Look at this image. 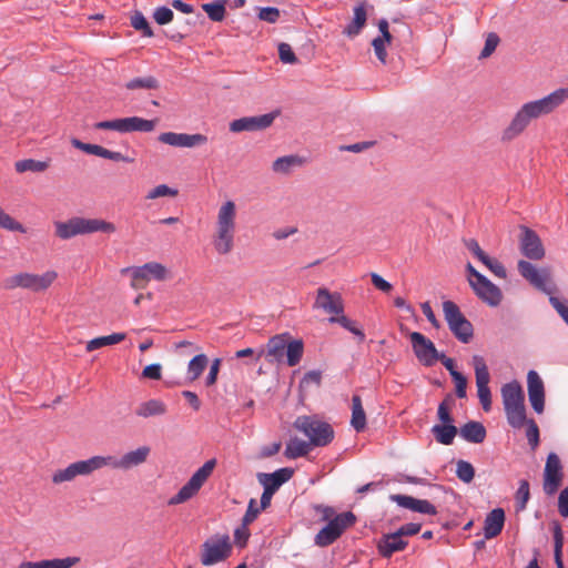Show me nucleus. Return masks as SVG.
I'll return each mask as SVG.
<instances>
[{"mask_svg": "<svg viewBox=\"0 0 568 568\" xmlns=\"http://www.w3.org/2000/svg\"><path fill=\"white\" fill-rule=\"evenodd\" d=\"M460 436L469 443L480 444L486 438V428L479 422H468L459 429Z\"/></svg>", "mask_w": 568, "mask_h": 568, "instance_id": "nucleus-31", "label": "nucleus"}, {"mask_svg": "<svg viewBox=\"0 0 568 568\" xmlns=\"http://www.w3.org/2000/svg\"><path fill=\"white\" fill-rule=\"evenodd\" d=\"M236 204L229 200L217 210L212 245L217 255H229L235 246Z\"/></svg>", "mask_w": 568, "mask_h": 568, "instance_id": "nucleus-2", "label": "nucleus"}, {"mask_svg": "<svg viewBox=\"0 0 568 568\" xmlns=\"http://www.w3.org/2000/svg\"><path fill=\"white\" fill-rule=\"evenodd\" d=\"M278 57L283 63L294 64L297 58L288 43L282 42L278 44Z\"/></svg>", "mask_w": 568, "mask_h": 568, "instance_id": "nucleus-58", "label": "nucleus"}, {"mask_svg": "<svg viewBox=\"0 0 568 568\" xmlns=\"http://www.w3.org/2000/svg\"><path fill=\"white\" fill-rule=\"evenodd\" d=\"M121 273L131 274V287L134 290L145 288L151 280L162 282L170 277V272L166 266L159 262H149L142 266L125 267Z\"/></svg>", "mask_w": 568, "mask_h": 568, "instance_id": "nucleus-6", "label": "nucleus"}, {"mask_svg": "<svg viewBox=\"0 0 568 568\" xmlns=\"http://www.w3.org/2000/svg\"><path fill=\"white\" fill-rule=\"evenodd\" d=\"M529 497V483L526 479H523L520 480L519 487L516 493L518 509L524 510L526 508Z\"/></svg>", "mask_w": 568, "mask_h": 568, "instance_id": "nucleus-51", "label": "nucleus"}, {"mask_svg": "<svg viewBox=\"0 0 568 568\" xmlns=\"http://www.w3.org/2000/svg\"><path fill=\"white\" fill-rule=\"evenodd\" d=\"M216 465V460L209 459L203 464L202 467H200L192 477L187 480L185 485L182 486V488L175 494L173 497H171L168 501L170 506L173 505H180L192 497H194L201 487L204 485V483L209 479V477L212 475L214 468Z\"/></svg>", "mask_w": 568, "mask_h": 568, "instance_id": "nucleus-7", "label": "nucleus"}, {"mask_svg": "<svg viewBox=\"0 0 568 568\" xmlns=\"http://www.w3.org/2000/svg\"><path fill=\"white\" fill-rule=\"evenodd\" d=\"M480 262L497 277H507L506 268L498 260L490 257L488 254H486V256Z\"/></svg>", "mask_w": 568, "mask_h": 568, "instance_id": "nucleus-50", "label": "nucleus"}, {"mask_svg": "<svg viewBox=\"0 0 568 568\" xmlns=\"http://www.w3.org/2000/svg\"><path fill=\"white\" fill-rule=\"evenodd\" d=\"M471 361L476 376L478 398L483 406V409L485 412H488L490 410L491 407V395L490 389L488 387L490 381L488 367L486 365L485 359L479 355H474Z\"/></svg>", "mask_w": 568, "mask_h": 568, "instance_id": "nucleus-12", "label": "nucleus"}, {"mask_svg": "<svg viewBox=\"0 0 568 568\" xmlns=\"http://www.w3.org/2000/svg\"><path fill=\"white\" fill-rule=\"evenodd\" d=\"M554 539H555V561H556L557 568H565L562 560H561L564 537H562L561 528L559 525H557L555 528Z\"/></svg>", "mask_w": 568, "mask_h": 568, "instance_id": "nucleus-52", "label": "nucleus"}, {"mask_svg": "<svg viewBox=\"0 0 568 568\" xmlns=\"http://www.w3.org/2000/svg\"><path fill=\"white\" fill-rule=\"evenodd\" d=\"M499 43V37L496 33H489L486 38L484 49L481 50L479 58L486 59L496 50Z\"/></svg>", "mask_w": 568, "mask_h": 568, "instance_id": "nucleus-60", "label": "nucleus"}, {"mask_svg": "<svg viewBox=\"0 0 568 568\" xmlns=\"http://www.w3.org/2000/svg\"><path fill=\"white\" fill-rule=\"evenodd\" d=\"M142 377L148 379L159 381L162 377V366L161 364H151L143 368Z\"/></svg>", "mask_w": 568, "mask_h": 568, "instance_id": "nucleus-62", "label": "nucleus"}, {"mask_svg": "<svg viewBox=\"0 0 568 568\" xmlns=\"http://www.w3.org/2000/svg\"><path fill=\"white\" fill-rule=\"evenodd\" d=\"M72 145L88 154H93L116 162H132L131 159L123 155L121 152L111 151L98 144L83 143L78 139H73Z\"/></svg>", "mask_w": 568, "mask_h": 568, "instance_id": "nucleus-23", "label": "nucleus"}, {"mask_svg": "<svg viewBox=\"0 0 568 568\" xmlns=\"http://www.w3.org/2000/svg\"><path fill=\"white\" fill-rule=\"evenodd\" d=\"M55 235L61 240H70L78 235H87L97 232L112 234L116 231L113 223L102 219L71 217L64 222L54 223Z\"/></svg>", "mask_w": 568, "mask_h": 568, "instance_id": "nucleus-3", "label": "nucleus"}, {"mask_svg": "<svg viewBox=\"0 0 568 568\" xmlns=\"http://www.w3.org/2000/svg\"><path fill=\"white\" fill-rule=\"evenodd\" d=\"M293 426L308 438L313 447L327 446L334 439L332 425L316 415L298 416Z\"/></svg>", "mask_w": 568, "mask_h": 568, "instance_id": "nucleus-4", "label": "nucleus"}, {"mask_svg": "<svg viewBox=\"0 0 568 568\" xmlns=\"http://www.w3.org/2000/svg\"><path fill=\"white\" fill-rule=\"evenodd\" d=\"M94 129L97 130H112L119 133H123V118L101 121L94 124Z\"/></svg>", "mask_w": 568, "mask_h": 568, "instance_id": "nucleus-61", "label": "nucleus"}, {"mask_svg": "<svg viewBox=\"0 0 568 568\" xmlns=\"http://www.w3.org/2000/svg\"><path fill=\"white\" fill-rule=\"evenodd\" d=\"M518 271L530 283L540 270L536 268L530 262L521 260L518 262Z\"/></svg>", "mask_w": 568, "mask_h": 568, "instance_id": "nucleus-57", "label": "nucleus"}, {"mask_svg": "<svg viewBox=\"0 0 568 568\" xmlns=\"http://www.w3.org/2000/svg\"><path fill=\"white\" fill-rule=\"evenodd\" d=\"M504 408L525 403L524 390L518 382H510L501 387Z\"/></svg>", "mask_w": 568, "mask_h": 568, "instance_id": "nucleus-29", "label": "nucleus"}, {"mask_svg": "<svg viewBox=\"0 0 568 568\" xmlns=\"http://www.w3.org/2000/svg\"><path fill=\"white\" fill-rule=\"evenodd\" d=\"M176 195H178V190L171 189V187H169L165 184H160V185H158V186H155V187H153L152 190L149 191V193L146 195V199L148 200H154V199H158V197L176 196Z\"/></svg>", "mask_w": 568, "mask_h": 568, "instance_id": "nucleus-54", "label": "nucleus"}, {"mask_svg": "<svg viewBox=\"0 0 568 568\" xmlns=\"http://www.w3.org/2000/svg\"><path fill=\"white\" fill-rule=\"evenodd\" d=\"M531 285H534L536 288L545 292L546 294L552 296L554 292L556 291V287L550 278V272L548 268H541L535 280L530 282Z\"/></svg>", "mask_w": 568, "mask_h": 568, "instance_id": "nucleus-42", "label": "nucleus"}, {"mask_svg": "<svg viewBox=\"0 0 568 568\" xmlns=\"http://www.w3.org/2000/svg\"><path fill=\"white\" fill-rule=\"evenodd\" d=\"M390 499L398 506L426 515H436V507L426 499H417L406 495H392Z\"/></svg>", "mask_w": 568, "mask_h": 568, "instance_id": "nucleus-24", "label": "nucleus"}, {"mask_svg": "<svg viewBox=\"0 0 568 568\" xmlns=\"http://www.w3.org/2000/svg\"><path fill=\"white\" fill-rule=\"evenodd\" d=\"M312 448L313 446L310 442L294 437L286 444L284 455L290 459H296L306 456Z\"/></svg>", "mask_w": 568, "mask_h": 568, "instance_id": "nucleus-35", "label": "nucleus"}, {"mask_svg": "<svg viewBox=\"0 0 568 568\" xmlns=\"http://www.w3.org/2000/svg\"><path fill=\"white\" fill-rule=\"evenodd\" d=\"M304 345L301 339H293L287 342L284 356L288 366H295L302 359Z\"/></svg>", "mask_w": 568, "mask_h": 568, "instance_id": "nucleus-40", "label": "nucleus"}, {"mask_svg": "<svg viewBox=\"0 0 568 568\" xmlns=\"http://www.w3.org/2000/svg\"><path fill=\"white\" fill-rule=\"evenodd\" d=\"M470 286L476 295L488 305L497 306L501 302V291L486 276L479 277L478 281H470Z\"/></svg>", "mask_w": 568, "mask_h": 568, "instance_id": "nucleus-21", "label": "nucleus"}, {"mask_svg": "<svg viewBox=\"0 0 568 568\" xmlns=\"http://www.w3.org/2000/svg\"><path fill=\"white\" fill-rule=\"evenodd\" d=\"M445 321L454 336L462 343H468L474 335L471 323L460 312L458 305L453 301L443 302Z\"/></svg>", "mask_w": 568, "mask_h": 568, "instance_id": "nucleus-8", "label": "nucleus"}, {"mask_svg": "<svg viewBox=\"0 0 568 568\" xmlns=\"http://www.w3.org/2000/svg\"><path fill=\"white\" fill-rule=\"evenodd\" d=\"M158 140L164 144L175 148H195L203 145L207 142V136L195 133H175V132H163L158 136Z\"/></svg>", "mask_w": 568, "mask_h": 568, "instance_id": "nucleus-17", "label": "nucleus"}, {"mask_svg": "<svg viewBox=\"0 0 568 568\" xmlns=\"http://www.w3.org/2000/svg\"><path fill=\"white\" fill-rule=\"evenodd\" d=\"M432 433L439 444L450 445L458 433V428L454 424L434 425Z\"/></svg>", "mask_w": 568, "mask_h": 568, "instance_id": "nucleus-37", "label": "nucleus"}, {"mask_svg": "<svg viewBox=\"0 0 568 568\" xmlns=\"http://www.w3.org/2000/svg\"><path fill=\"white\" fill-rule=\"evenodd\" d=\"M209 364V357L205 354L195 355L187 365V379L190 382L196 381Z\"/></svg>", "mask_w": 568, "mask_h": 568, "instance_id": "nucleus-39", "label": "nucleus"}, {"mask_svg": "<svg viewBox=\"0 0 568 568\" xmlns=\"http://www.w3.org/2000/svg\"><path fill=\"white\" fill-rule=\"evenodd\" d=\"M0 226L8 231H24L23 226L13 217H11L8 213H6L2 209H0Z\"/></svg>", "mask_w": 568, "mask_h": 568, "instance_id": "nucleus-55", "label": "nucleus"}, {"mask_svg": "<svg viewBox=\"0 0 568 568\" xmlns=\"http://www.w3.org/2000/svg\"><path fill=\"white\" fill-rule=\"evenodd\" d=\"M294 474L292 468L285 467L275 470L274 473L266 474L260 473L257 475L258 483L263 488L276 493V490L286 481H288Z\"/></svg>", "mask_w": 568, "mask_h": 568, "instance_id": "nucleus-22", "label": "nucleus"}, {"mask_svg": "<svg viewBox=\"0 0 568 568\" xmlns=\"http://www.w3.org/2000/svg\"><path fill=\"white\" fill-rule=\"evenodd\" d=\"M203 11L214 22H220L225 18V0H217L202 4Z\"/></svg>", "mask_w": 568, "mask_h": 568, "instance_id": "nucleus-44", "label": "nucleus"}, {"mask_svg": "<svg viewBox=\"0 0 568 568\" xmlns=\"http://www.w3.org/2000/svg\"><path fill=\"white\" fill-rule=\"evenodd\" d=\"M151 453L149 446H140L134 450L126 452L122 457L113 455H98L101 469L109 467L116 470H129L144 464Z\"/></svg>", "mask_w": 568, "mask_h": 568, "instance_id": "nucleus-10", "label": "nucleus"}, {"mask_svg": "<svg viewBox=\"0 0 568 568\" xmlns=\"http://www.w3.org/2000/svg\"><path fill=\"white\" fill-rule=\"evenodd\" d=\"M303 163V159L296 154L285 155L273 162L272 170L278 174H288L294 169L302 166Z\"/></svg>", "mask_w": 568, "mask_h": 568, "instance_id": "nucleus-33", "label": "nucleus"}, {"mask_svg": "<svg viewBox=\"0 0 568 568\" xmlns=\"http://www.w3.org/2000/svg\"><path fill=\"white\" fill-rule=\"evenodd\" d=\"M168 406L161 399H149L141 403L136 409L135 415L142 418H150L154 416H162L166 414Z\"/></svg>", "mask_w": 568, "mask_h": 568, "instance_id": "nucleus-30", "label": "nucleus"}, {"mask_svg": "<svg viewBox=\"0 0 568 568\" xmlns=\"http://www.w3.org/2000/svg\"><path fill=\"white\" fill-rule=\"evenodd\" d=\"M313 307L323 310L333 316L339 315L344 312V303L341 294L332 293L326 287H320L316 291V298Z\"/></svg>", "mask_w": 568, "mask_h": 568, "instance_id": "nucleus-18", "label": "nucleus"}, {"mask_svg": "<svg viewBox=\"0 0 568 568\" xmlns=\"http://www.w3.org/2000/svg\"><path fill=\"white\" fill-rule=\"evenodd\" d=\"M126 337L125 333H113L108 336H100L89 341L85 345L87 352L91 353L104 346L115 345L123 342Z\"/></svg>", "mask_w": 568, "mask_h": 568, "instance_id": "nucleus-38", "label": "nucleus"}, {"mask_svg": "<svg viewBox=\"0 0 568 568\" xmlns=\"http://www.w3.org/2000/svg\"><path fill=\"white\" fill-rule=\"evenodd\" d=\"M290 339V334L284 333L271 337L264 351V356L268 363H281L284 358L285 347Z\"/></svg>", "mask_w": 568, "mask_h": 568, "instance_id": "nucleus-25", "label": "nucleus"}, {"mask_svg": "<svg viewBox=\"0 0 568 568\" xmlns=\"http://www.w3.org/2000/svg\"><path fill=\"white\" fill-rule=\"evenodd\" d=\"M409 338L415 356L423 365L432 366L438 361L439 353L430 339L418 332H413Z\"/></svg>", "mask_w": 568, "mask_h": 568, "instance_id": "nucleus-15", "label": "nucleus"}, {"mask_svg": "<svg viewBox=\"0 0 568 568\" xmlns=\"http://www.w3.org/2000/svg\"><path fill=\"white\" fill-rule=\"evenodd\" d=\"M156 120H146L140 116L123 118V133L152 132Z\"/></svg>", "mask_w": 568, "mask_h": 568, "instance_id": "nucleus-32", "label": "nucleus"}, {"mask_svg": "<svg viewBox=\"0 0 568 568\" xmlns=\"http://www.w3.org/2000/svg\"><path fill=\"white\" fill-rule=\"evenodd\" d=\"M356 521L352 511L338 514L327 523L315 536L314 542L318 547H327L336 541L342 534Z\"/></svg>", "mask_w": 568, "mask_h": 568, "instance_id": "nucleus-9", "label": "nucleus"}, {"mask_svg": "<svg viewBox=\"0 0 568 568\" xmlns=\"http://www.w3.org/2000/svg\"><path fill=\"white\" fill-rule=\"evenodd\" d=\"M57 277L58 273L52 270L42 274L20 272L7 277L3 281V287L6 290L23 288L32 292H42L49 288Z\"/></svg>", "mask_w": 568, "mask_h": 568, "instance_id": "nucleus-5", "label": "nucleus"}, {"mask_svg": "<svg viewBox=\"0 0 568 568\" xmlns=\"http://www.w3.org/2000/svg\"><path fill=\"white\" fill-rule=\"evenodd\" d=\"M455 407V399L453 395L448 394L443 399V402L438 405L437 417L442 422V424H453L454 419L452 417V409Z\"/></svg>", "mask_w": 568, "mask_h": 568, "instance_id": "nucleus-45", "label": "nucleus"}, {"mask_svg": "<svg viewBox=\"0 0 568 568\" xmlns=\"http://www.w3.org/2000/svg\"><path fill=\"white\" fill-rule=\"evenodd\" d=\"M507 420L514 428H521L528 420L526 419L525 403L505 408Z\"/></svg>", "mask_w": 568, "mask_h": 568, "instance_id": "nucleus-41", "label": "nucleus"}, {"mask_svg": "<svg viewBox=\"0 0 568 568\" xmlns=\"http://www.w3.org/2000/svg\"><path fill=\"white\" fill-rule=\"evenodd\" d=\"M558 511L562 517H568V487L564 488L559 494Z\"/></svg>", "mask_w": 568, "mask_h": 568, "instance_id": "nucleus-64", "label": "nucleus"}, {"mask_svg": "<svg viewBox=\"0 0 568 568\" xmlns=\"http://www.w3.org/2000/svg\"><path fill=\"white\" fill-rule=\"evenodd\" d=\"M406 546L407 541L404 540V537L397 530L393 534L384 535L377 544L379 554L385 558H389L394 552L404 550Z\"/></svg>", "mask_w": 568, "mask_h": 568, "instance_id": "nucleus-26", "label": "nucleus"}, {"mask_svg": "<svg viewBox=\"0 0 568 568\" xmlns=\"http://www.w3.org/2000/svg\"><path fill=\"white\" fill-rule=\"evenodd\" d=\"M329 323H337L341 326H343L345 329L353 333L355 336L358 337L359 342H363L365 339L364 332L356 326V323L348 317H346L343 313L336 316H331L328 318Z\"/></svg>", "mask_w": 568, "mask_h": 568, "instance_id": "nucleus-46", "label": "nucleus"}, {"mask_svg": "<svg viewBox=\"0 0 568 568\" xmlns=\"http://www.w3.org/2000/svg\"><path fill=\"white\" fill-rule=\"evenodd\" d=\"M80 557L42 559L39 561H22L18 568H72L80 562Z\"/></svg>", "mask_w": 568, "mask_h": 568, "instance_id": "nucleus-27", "label": "nucleus"}, {"mask_svg": "<svg viewBox=\"0 0 568 568\" xmlns=\"http://www.w3.org/2000/svg\"><path fill=\"white\" fill-rule=\"evenodd\" d=\"M49 168L48 161H39L34 159H24L17 161L14 163V169L18 173H24V172H44Z\"/></svg>", "mask_w": 568, "mask_h": 568, "instance_id": "nucleus-43", "label": "nucleus"}, {"mask_svg": "<svg viewBox=\"0 0 568 568\" xmlns=\"http://www.w3.org/2000/svg\"><path fill=\"white\" fill-rule=\"evenodd\" d=\"M526 436L531 449L535 450L539 444V428L535 420L529 419L527 423Z\"/></svg>", "mask_w": 568, "mask_h": 568, "instance_id": "nucleus-56", "label": "nucleus"}, {"mask_svg": "<svg viewBox=\"0 0 568 568\" xmlns=\"http://www.w3.org/2000/svg\"><path fill=\"white\" fill-rule=\"evenodd\" d=\"M520 250L530 260H541L545 248L537 233L526 226H521Z\"/></svg>", "mask_w": 568, "mask_h": 568, "instance_id": "nucleus-19", "label": "nucleus"}, {"mask_svg": "<svg viewBox=\"0 0 568 568\" xmlns=\"http://www.w3.org/2000/svg\"><path fill=\"white\" fill-rule=\"evenodd\" d=\"M231 554L229 537L222 539H210L202 545L201 562L211 566L225 560Z\"/></svg>", "mask_w": 568, "mask_h": 568, "instance_id": "nucleus-13", "label": "nucleus"}, {"mask_svg": "<svg viewBox=\"0 0 568 568\" xmlns=\"http://www.w3.org/2000/svg\"><path fill=\"white\" fill-rule=\"evenodd\" d=\"M505 525V511L501 508L493 509L484 521V535L486 539L497 537Z\"/></svg>", "mask_w": 568, "mask_h": 568, "instance_id": "nucleus-28", "label": "nucleus"}, {"mask_svg": "<svg viewBox=\"0 0 568 568\" xmlns=\"http://www.w3.org/2000/svg\"><path fill=\"white\" fill-rule=\"evenodd\" d=\"M131 26L136 30L142 32L143 37L151 38L154 36L152 28L150 27L146 18L142 12L135 11L131 16Z\"/></svg>", "mask_w": 568, "mask_h": 568, "instance_id": "nucleus-48", "label": "nucleus"}, {"mask_svg": "<svg viewBox=\"0 0 568 568\" xmlns=\"http://www.w3.org/2000/svg\"><path fill=\"white\" fill-rule=\"evenodd\" d=\"M456 475L464 483H470L475 477L473 465L466 460H458L456 465Z\"/></svg>", "mask_w": 568, "mask_h": 568, "instance_id": "nucleus-49", "label": "nucleus"}, {"mask_svg": "<svg viewBox=\"0 0 568 568\" xmlns=\"http://www.w3.org/2000/svg\"><path fill=\"white\" fill-rule=\"evenodd\" d=\"M549 302L551 306L560 315V317L565 321V323L568 325V301L560 300L559 297L552 295L549 297Z\"/></svg>", "mask_w": 568, "mask_h": 568, "instance_id": "nucleus-59", "label": "nucleus"}, {"mask_svg": "<svg viewBox=\"0 0 568 568\" xmlns=\"http://www.w3.org/2000/svg\"><path fill=\"white\" fill-rule=\"evenodd\" d=\"M564 471L560 458L556 453L547 456L544 470V491L546 495H554L561 486Z\"/></svg>", "mask_w": 568, "mask_h": 568, "instance_id": "nucleus-14", "label": "nucleus"}, {"mask_svg": "<svg viewBox=\"0 0 568 568\" xmlns=\"http://www.w3.org/2000/svg\"><path fill=\"white\" fill-rule=\"evenodd\" d=\"M99 469H101L99 456L95 455L84 460L74 462L63 469H58L52 475V483L62 484L72 481L78 476H89Z\"/></svg>", "mask_w": 568, "mask_h": 568, "instance_id": "nucleus-11", "label": "nucleus"}, {"mask_svg": "<svg viewBox=\"0 0 568 568\" xmlns=\"http://www.w3.org/2000/svg\"><path fill=\"white\" fill-rule=\"evenodd\" d=\"M568 100V87L559 88L541 99L524 103L503 130L500 140L510 142L528 128L532 120L548 115Z\"/></svg>", "mask_w": 568, "mask_h": 568, "instance_id": "nucleus-1", "label": "nucleus"}, {"mask_svg": "<svg viewBox=\"0 0 568 568\" xmlns=\"http://www.w3.org/2000/svg\"><path fill=\"white\" fill-rule=\"evenodd\" d=\"M367 20V13L365 9V4H358L354 8V18L352 22L345 28L344 34L353 38L361 33L362 29L365 27Z\"/></svg>", "mask_w": 568, "mask_h": 568, "instance_id": "nucleus-34", "label": "nucleus"}, {"mask_svg": "<svg viewBox=\"0 0 568 568\" xmlns=\"http://www.w3.org/2000/svg\"><path fill=\"white\" fill-rule=\"evenodd\" d=\"M527 388L531 407L537 414H541L545 408V386L536 371L528 372Z\"/></svg>", "mask_w": 568, "mask_h": 568, "instance_id": "nucleus-20", "label": "nucleus"}, {"mask_svg": "<svg viewBox=\"0 0 568 568\" xmlns=\"http://www.w3.org/2000/svg\"><path fill=\"white\" fill-rule=\"evenodd\" d=\"M125 88L128 90H138V89H146V90H155L159 88V81L152 77L148 75L144 78H135L126 82Z\"/></svg>", "mask_w": 568, "mask_h": 568, "instance_id": "nucleus-47", "label": "nucleus"}, {"mask_svg": "<svg viewBox=\"0 0 568 568\" xmlns=\"http://www.w3.org/2000/svg\"><path fill=\"white\" fill-rule=\"evenodd\" d=\"M278 112L266 113L257 116H244L230 123L232 132L264 130L272 125Z\"/></svg>", "mask_w": 568, "mask_h": 568, "instance_id": "nucleus-16", "label": "nucleus"}, {"mask_svg": "<svg viewBox=\"0 0 568 568\" xmlns=\"http://www.w3.org/2000/svg\"><path fill=\"white\" fill-rule=\"evenodd\" d=\"M351 425L356 432H363L366 428V414L363 408L362 398L358 395H354L352 398Z\"/></svg>", "mask_w": 568, "mask_h": 568, "instance_id": "nucleus-36", "label": "nucleus"}, {"mask_svg": "<svg viewBox=\"0 0 568 568\" xmlns=\"http://www.w3.org/2000/svg\"><path fill=\"white\" fill-rule=\"evenodd\" d=\"M258 18L268 23H275L280 18V11L273 7L262 8L258 12Z\"/></svg>", "mask_w": 568, "mask_h": 568, "instance_id": "nucleus-63", "label": "nucleus"}, {"mask_svg": "<svg viewBox=\"0 0 568 568\" xmlns=\"http://www.w3.org/2000/svg\"><path fill=\"white\" fill-rule=\"evenodd\" d=\"M173 17V11L168 7H159L153 12V19L160 26H164L172 22Z\"/></svg>", "mask_w": 568, "mask_h": 568, "instance_id": "nucleus-53", "label": "nucleus"}]
</instances>
